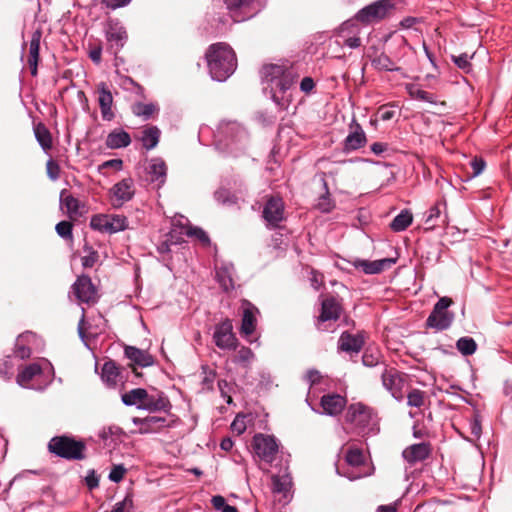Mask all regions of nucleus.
I'll return each instance as SVG.
<instances>
[{
  "label": "nucleus",
  "instance_id": "obj_1",
  "mask_svg": "<svg viewBox=\"0 0 512 512\" xmlns=\"http://www.w3.org/2000/svg\"><path fill=\"white\" fill-rule=\"evenodd\" d=\"M205 58L211 77L217 81L226 80L237 67L235 52L223 42L211 44L206 50Z\"/></svg>",
  "mask_w": 512,
  "mask_h": 512
},
{
  "label": "nucleus",
  "instance_id": "obj_2",
  "mask_svg": "<svg viewBox=\"0 0 512 512\" xmlns=\"http://www.w3.org/2000/svg\"><path fill=\"white\" fill-rule=\"evenodd\" d=\"M47 450L67 461H82L87 457L85 441L66 434L52 437L47 444Z\"/></svg>",
  "mask_w": 512,
  "mask_h": 512
},
{
  "label": "nucleus",
  "instance_id": "obj_3",
  "mask_svg": "<svg viewBox=\"0 0 512 512\" xmlns=\"http://www.w3.org/2000/svg\"><path fill=\"white\" fill-rule=\"evenodd\" d=\"M298 78L299 73L294 68L290 72H287L283 78L278 79L271 87L272 99L281 109H287L293 101L291 89Z\"/></svg>",
  "mask_w": 512,
  "mask_h": 512
},
{
  "label": "nucleus",
  "instance_id": "obj_4",
  "mask_svg": "<svg viewBox=\"0 0 512 512\" xmlns=\"http://www.w3.org/2000/svg\"><path fill=\"white\" fill-rule=\"evenodd\" d=\"M453 304V300L449 297H442L434 305L432 312L426 320V326L435 328L436 330H445L450 327L453 322L454 314L447 309Z\"/></svg>",
  "mask_w": 512,
  "mask_h": 512
},
{
  "label": "nucleus",
  "instance_id": "obj_5",
  "mask_svg": "<svg viewBox=\"0 0 512 512\" xmlns=\"http://www.w3.org/2000/svg\"><path fill=\"white\" fill-rule=\"evenodd\" d=\"M393 9L392 0H379L359 10L355 19L363 24L378 22L388 17Z\"/></svg>",
  "mask_w": 512,
  "mask_h": 512
},
{
  "label": "nucleus",
  "instance_id": "obj_6",
  "mask_svg": "<svg viewBox=\"0 0 512 512\" xmlns=\"http://www.w3.org/2000/svg\"><path fill=\"white\" fill-rule=\"evenodd\" d=\"M343 311L341 302L334 296L328 295L321 301L320 314L317 317L316 327L319 331H325L323 324L327 321H337Z\"/></svg>",
  "mask_w": 512,
  "mask_h": 512
},
{
  "label": "nucleus",
  "instance_id": "obj_7",
  "mask_svg": "<svg viewBox=\"0 0 512 512\" xmlns=\"http://www.w3.org/2000/svg\"><path fill=\"white\" fill-rule=\"evenodd\" d=\"M106 40L108 42L107 51L114 56L124 47L128 34L124 26L118 21L110 20L105 30Z\"/></svg>",
  "mask_w": 512,
  "mask_h": 512
},
{
  "label": "nucleus",
  "instance_id": "obj_8",
  "mask_svg": "<svg viewBox=\"0 0 512 512\" xmlns=\"http://www.w3.org/2000/svg\"><path fill=\"white\" fill-rule=\"evenodd\" d=\"M252 447L255 454L267 463H271L278 452L275 438L269 435L256 434L253 437Z\"/></svg>",
  "mask_w": 512,
  "mask_h": 512
},
{
  "label": "nucleus",
  "instance_id": "obj_9",
  "mask_svg": "<svg viewBox=\"0 0 512 512\" xmlns=\"http://www.w3.org/2000/svg\"><path fill=\"white\" fill-rule=\"evenodd\" d=\"M213 339L215 345L220 349L231 350L238 346V340L233 333L232 322L229 319H225L215 327Z\"/></svg>",
  "mask_w": 512,
  "mask_h": 512
},
{
  "label": "nucleus",
  "instance_id": "obj_10",
  "mask_svg": "<svg viewBox=\"0 0 512 512\" xmlns=\"http://www.w3.org/2000/svg\"><path fill=\"white\" fill-rule=\"evenodd\" d=\"M113 207H121L125 202L131 200L135 194L134 181L132 178H124L109 191Z\"/></svg>",
  "mask_w": 512,
  "mask_h": 512
},
{
  "label": "nucleus",
  "instance_id": "obj_11",
  "mask_svg": "<svg viewBox=\"0 0 512 512\" xmlns=\"http://www.w3.org/2000/svg\"><path fill=\"white\" fill-rule=\"evenodd\" d=\"M72 288L73 293L80 302L93 304L97 301L96 287L88 275L79 276Z\"/></svg>",
  "mask_w": 512,
  "mask_h": 512
},
{
  "label": "nucleus",
  "instance_id": "obj_12",
  "mask_svg": "<svg viewBox=\"0 0 512 512\" xmlns=\"http://www.w3.org/2000/svg\"><path fill=\"white\" fill-rule=\"evenodd\" d=\"M227 9L235 22H241L257 14L255 0H226Z\"/></svg>",
  "mask_w": 512,
  "mask_h": 512
},
{
  "label": "nucleus",
  "instance_id": "obj_13",
  "mask_svg": "<svg viewBox=\"0 0 512 512\" xmlns=\"http://www.w3.org/2000/svg\"><path fill=\"white\" fill-rule=\"evenodd\" d=\"M371 418L372 410L361 403L351 404L345 414L346 422L360 429L367 427Z\"/></svg>",
  "mask_w": 512,
  "mask_h": 512
},
{
  "label": "nucleus",
  "instance_id": "obj_14",
  "mask_svg": "<svg viewBox=\"0 0 512 512\" xmlns=\"http://www.w3.org/2000/svg\"><path fill=\"white\" fill-rule=\"evenodd\" d=\"M381 379L383 386L391 392L392 396L396 399H400L403 386V374L395 368H388L383 365Z\"/></svg>",
  "mask_w": 512,
  "mask_h": 512
},
{
  "label": "nucleus",
  "instance_id": "obj_15",
  "mask_svg": "<svg viewBox=\"0 0 512 512\" xmlns=\"http://www.w3.org/2000/svg\"><path fill=\"white\" fill-rule=\"evenodd\" d=\"M284 203L281 198L271 197L263 209V218L272 226H278L283 220Z\"/></svg>",
  "mask_w": 512,
  "mask_h": 512
},
{
  "label": "nucleus",
  "instance_id": "obj_16",
  "mask_svg": "<svg viewBox=\"0 0 512 512\" xmlns=\"http://www.w3.org/2000/svg\"><path fill=\"white\" fill-rule=\"evenodd\" d=\"M125 355L131 360L130 366L132 367L133 373L136 376H141V373L137 371L134 364L141 367H148L153 364V357L146 351L138 349L134 346H125Z\"/></svg>",
  "mask_w": 512,
  "mask_h": 512
},
{
  "label": "nucleus",
  "instance_id": "obj_17",
  "mask_svg": "<svg viewBox=\"0 0 512 512\" xmlns=\"http://www.w3.org/2000/svg\"><path fill=\"white\" fill-rule=\"evenodd\" d=\"M98 103L101 110V115L104 120L111 121L114 118L112 111L113 96L107 85L103 82L97 86Z\"/></svg>",
  "mask_w": 512,
  "mask_h": 512
},
{
  "label": "nucleus",
  "instance_id": "obj_18",
  "mask_svg": "<svg viewBox=\"0 0 512 512\" xmlns=\"http://www.w3.org/2000/svg\"><path fill=\"white\" fill-rule=\"evenodd\" d=\"M243 315L241 321V334L245 336H250L256 329L257 319L255 317V312H258V309L248 300H243Z\"/></svg>",
  "mask_w": 512,
  "mask_h": 512
},
{
  "label": "nucleus",
  "instance_id": "obj_19",
  "mask_svg": "<svg viewBox=\"0 0 512 512\" xmlns=\"http://www.w3.org/2000/svg\"><path fill=\"white\" fill-rule=\"evenodd\" d=\"M395 262L394 258H383L375 261L356 260L354 266L362 269L365 274H378L389 269Z\"/></svg>",
  "mask_w": 512,
  "mask_h": 512
},
{
  "label": "nucleus",
  "instance_id": "obj_20",
  "mask_svg": "<svg viewBox=\"0 0 512 512\" xmlns=\"http://www.w3.org/2000/svg\"><path fill=\"white\" fill-rule=\"evenodd\" d=\"M364 345L362 334L343 332L338 340V349L347 353H359Z\"/></svg>",
  "mask_w": 512,
  "mask_h": 512
},
{
  "label": "nucleus",
  "instance_id": "obj_21",
  "mask_svg": "<svg viewBox=\"0 0 512 512\" xmlns=\"http://www.w3.org/2000/svg\"><path fill=\"white\" fill-rule=\"evenodd\" d=\"M431 451L432 449L429 443L413 444L403 451V457L408 463L413 464L427 459Z\"/></svg>",
  "mask_w": 512,
  "mask_h": 512
},
{
  "label": "nucleus",
  "instance_id": "obj_22",
  "mask_svg": "<svg viewBox=\"0 0 512 512\" xmlns=\"http://www.w3.org/2000/svg\"><path fill=\"white\" fill-rule=\"evenodd\" d=\"M60 199L62 205L66 208L69 218L76 219L86 212L85 205L74 196L67 194V190L61 191Z\"/></svg>",
  "mask_w": 512,
  "mask_h": 512
},
{
  "label": "nucleus",
  "instance_id": "obj_23",
  "mask_svg": "<svg viewBox=\"0 0 512 512\" xmlns=\"http://www.w3.org/2000/svg\"><path fill=\"white\" fill-rule=\"evenodd\" d=\"M346 405V399L339 394H327L321 398V406L326 414L338 415Z\"/></svg>",
  "mask_w": 512,
  "mask_h": 512
},
{
  "label": "nucleus",
  "instance_id": "obj_24",
  "mask_svg": "<svg viewBox=\"0 0 512 512\" xmlns=\"http://www.w3.org/2000/svg\"><path fill=\"white\" fill-rule=\"evenodd\" d=\"M133 422L139 425L141 434H148L158 431L165 425L166 419L158 416H149L146 418H134Z\"/></svg>",
  "mask_w": 512,
  "mask_h": 512
},
{
  "label": "nucleus",
  "instance_id": "obj_25",
  "mask_svg": "<svg viewBox=\"0 0 512 512\" xmlns=\"http://www.w3.org/2000/svg\"><path fill=\"white\" fill-rule=\"evenodd\" d=\"M293 69V66L268 64L263 66L262 75L266 81L275 84L278 79L283 78L287 72H290Z\"/></svg>",
  "mask_w": 512,
  "mask_h": 512
},
{
  "label": "nucleus",
  "instance_id": "obj_26",
  "mask_svg": "<svg viewBox=\"0 0 512 512\" xmlns=\"http://www.w3.org/2000/svg\"><path fill=\"white\" fill-rule=\"evenodd\" d=\"M40 38L39 32H35L32 35L29 45L28 65L33 76L37 75V66L39 61V50H40Z\"/></svg>",
  "mask_w": 512,
  "mask_h": 512
},
{
  "label": "nucleus",
  "instance_id": "obj_27",
  "mask_svg": "<svg viewBox=\"0 0 512 512\" xmlns=\"http://www.w3.org/2000/svg\"><path fill=\"white\" fill-rule=\"evenodd\" d=\"M169 406V400L162 392L157 395H150L147 393L142 409L154 412L166 410Z\"/></svg>",
  "mask_w": 512,
  "mask_h": 512
},
{
  "label": "nucleus",
  "instance_id": "obj_28",
  "mask_svg": "<svg viewBox=\"0 0 512 512\" xmlns=\"http://www.w3.org/2000/svg\"><path fill=\"white\" fill-rule=\"evenodd\" d=\"M105 143L110 149L127 147L131 143V137L124 130H114L108 134Z\"/></svg>",
  "mask_w": 512,
  "mask_h": 512
},
{
  "label": "nucleus",
  "instance_id": "obj_29",
  "mask_svg": "<svg viewBox=\"0 0 512 512\" xmlns=\"http://www.w3.org/2000/svg\"><path fill=\"white\" fill-rule=\"evenodd\" d=\"M42 373L41 366L37 363H32L25 366L19 371L16 377L17 383L22 387H28L31 380Z\"/></svg>",
  "mask_w": 512,
  "mask_h": 512
},
{
  "label": "nucleus",
  "instance_id": "obj_30",
  "mask_svg": "<svg viewBox=\"0 0 512 512\" xmlns=\"http://www.w3.org/2000/svg\"><path fill=\"white\" fill-rule=\"evenodd\" d=\"M148 174L150 175L151 181H158L159 184H163L166 178L167 167L165 162L160 158H154L150 161L147 168Z\"/></svg>",
  "mask_w": 512,
  "mask_h": 512
},
{
  "label": "nucleus",
  "instance_id": "obj_31",
  "mask_svg": "<svg viewBox=\"0 0 512 512\" xmlns=\"http://www.w3.org/2000/svg\"><path fill=\"white\" fill-rule=\"evenodd\" d=\"M147 397V391L143 388H135L121 396L122 402L127 406L136 405L139 409L143 408L144 401Z\"/></svg>",
  "mask_w": 512,
  "mask_h": 512
},
{
  "label": "nucleus",
  "instance_id": "obj_32",
  "mask_svg": "<svg viewBox=\"0 0 512 512\" xmlns=\"http://www.w3.org/2000/svg\"><path fill=\"white\" fill-rule=\"evenodd\" d=\"M366 143V135L359 124H355V130L345 139L346 150H356L363 147Z\"/></svg>",
  "mask_w": 512,
  "mask_h": 512
},
{
  "label": "nucleus",
  "instance_id": "obj_33",
  "mask_svg": "<svg viewBox=\"0 0 512 512\" xmlns=\"http://www.w3.org/2000/svg\"><path fill=\"white\" fill-rule=\"evenodd\" d=\"M160 130L156 126H148L142 131L140 140L145 149L151 150L155 148L160 139Z\"/></svg>",
  "mask_w": 512,
  "mask_h": 512
},
{
  "label": "nucleus",
  "instance_id": "obj_34",
  "mask_svg": "<svg viewBox=\"0 0 512 512\" xmlns=\"http://www.w3.org/2000/svg\"><path fill=\"white\" fill-rule=\"evenodd\" d=\"M319 175H320V179L323 183L325 193L319 197L318 202L316 204V208L318 210H320L321 212L328 213L334 209L335 203L331 199V196H330V192H329L328 185L326 182V173H320Z\"/></svg>",
  "mask_w": 512,
  "mask_h": 512
},
{
  "label": "nucleus",
  "instance_id": "obj_35",
  "mask_svg": "<svg viewBox=\"0 0 512 512\" xmlns=\"http://www.w3.org/2000/svg\"><path fill=\"white\" fill-rule=\"evenodd\" d=\"M134 115L142 117L144 120L150 119L158 112L157 105L153 103L136 102L131 107Z\"/></svg>",
  "mask_w": 512,
  "mask_h": 512
},
{
  "label": "nucleus",
  "instance_id": "obj_36",
  "mask_svg": "<svg viewBox=\"0 0 512 512\" xmlns=\"http://www.w3.org/2000/svg\"><path fill=\"white\" fill-rule=\"evenodd\" d=\"M34 133L37 141L44 150H49L52 148L51 133L43 123H38L34 127Z\"/></svg>",
  "mask_w": 512,
  "mask_h": 512
},
{
  "label": "nucleus",
  "instance_id": "obj_37",
  "mask_svg": "<svg viewBox=\"0 0 512 512\" xmlns=\"http://www.w3.org/2000/svg\"><path fill=\"white\" fill-rule=\"evenodd\" d=\"M413 220L412 213L408 210L401 211L390 223V228L395 232L405 230Z\"/></svg>",
  "mask_w": 512,
  "mask_h": 512
},
{
  "label": "nucleus",
  "instance_id": "obj_38",
  "mask_svg": "<svg viewBox=\"0 0 512 512\" xmlns=\"http://www.w3.org/2000/svg\"><path fill=\"white\" fill-rule=\"evenodd\" d=\"M372 65L378 70L398 71L400 67L385 53H380L372 60Z\"/></svg>",
  "mask_w": 512,
  "mask_h": 512
},
{
  "label": "nucleus",
  "instance_id": "obj_39",
  "mask_svg": "<svg viewBox=\"0 0 512 512\" xmlns=\"http://www.w3.org/2000/svg\"><path fill=\"white\" fill-rule=\"evenodd\" d=\"M110 214L94 215L90 221V227L100 232L110 233Z\"/></svg>",
  "mask_w": 512,
  "mask_h": 512
},
{
  "label": "nucleus",
  "instance_id": "obj_40",
  "mask_svg": "<svg viewBox=\"0 0 512 512\" xmlns=\"http://www.w3.org/2000/svg\"><path fill=\"white\" fill-rule=\"evenodd\" d=\"M119 374H120V369L114 361H108L103 365L102 378L106 382H108L110 384H115L116 379L119 376Z\"/></svg>",
  "mask_w": 512,
  "mask_h": 512
},
{
  "label": "nucleus",
  "instance_id": "obj_41",
  "mask_svg": "<svg viewBox=\"0 0 512 512\" xmlns=\"http://www.w3.org/2000/svg\"><path fill=\"white\" fill-rule=\"evenodd\" d=\"M406 90H407L408 94L414 99L429 102V103H436L433 95L422 90L417 84H408L406 86Z\"/></svg>",
  "mask_w": 512,
  "mask_h": 512
},
{
  "label": "nucleus",
  "instance_id": "obj_42",
  "mask_svg": "<svg viewBox=\"0 0 512 512\" xmlns=\"http://www.w3.org/2000/svg\"><path fill=\"white\" fill-rule=\"evenodd\" d=\"M254 358L253 351L246 346H241L234 355L233 362L247 368Z\"/></svg>",
  "mask_w": 512,
  "mask_h": 512
},
{
  "label": "nucleus",
  "instance_id": "obj_43",
  "mask_svg": "<svg viewBox=\"0 0 512 512\" xmlns=\"http://www.w3.org/2000/svg\"><path fill=\"white\" fill-rule=\"evenodd\" d=\"M457 349L464 356H469L475 353L477 344L471 337H461L456 343Z\"/></svg>",
  "mask_w": 512,
  "mask_h": 512
},
{
  "label": "nucleus",
  "instance_id": "obj_44",
  "mask_svg": "<svg viewBox=\"0 0 512 512\" xmlns=\"http://www.w3.org/2000/svg\"><path fill=\"white\" fill-rule=\"evenodd\" d=\"M110 234L124 231L129 228L128 220L124 215L110 214Z\"/></svg>",
  "mask_w": 512,
  "mask_h": 512
},
{
  "label": "nucleus",
  "instance_id": "obj_45",
  "mask_svg": "<svg viewBox=\"0 0 512 512\" xmlns=\"http://www.w3.org/2000/svg\"><path fill=\"white\" fill-rule=\"evenodd\" d=\"M408 405L420 408L425 403V392L419 389H412L407 395Z\"/></svg>",
  "mask_w": 512,
  "mask_h": 512
},
{
  "label": "nucleus",
  "instance_id": "obj_46",
  "mask_svg": "<svg viewBox=\"0 0 512 512\" xmlns=\"http://www.w3.org/2000/svg\"><path fill=\"white\" fill-rule=\"evenodd\" d=\"M55 229L60 237L70 241L73 240V224L71 222L61 221L56 225Z\"/></svg>",
  "mask_w": 512,
  "mask_h": 512
},
{
  "label": "nucleus",
  "instance_id": "obj_47",
  "mask_svg": "<svg viewBox=\"0 0 512 512\" xmlns=\"http://www.w3.org/2000/svg\"><path fill=\"white\" fill-rule=\"evenodd\" d=\"M216 277L220 285L225 291H229L234 288V283L232 277L229 275L227 269H220L216 273Z\"/></svg>",
  "mask_w": 512,
  "mask_h": 512
},
{
  "label": "nucleus",
  "instance_id": "obj_48",
  "mask_svg": "<svg viewBox=\"0 0 512 512\" xmlns=\"http://www.w3.org/2000/svg\"><path fill=\"white\" fill-rule=\"evenodd\" d=\"M84 250L87 252V255L82 257V265L84 268H92L99 259L98 252L90 246H85Z\"/></svg>",
  "mask_w": 512,
  "mask_h": 512
},
{
  "label": "nucleus",
  "instance_id": "obj_49",
  "mask_svg": "<svg viewBox=\"0 0 512 512\" xmlns=\"http://www.w3.org/2000/svg\"><path fill=\"white\" fill-rule=\"evenodd\" d=\"M346 461L349 465L360 466L364 463V455L360 449H349L346 453Z\"/></svg>",
  "mask_w": 512,
  "mask_h": 512
},
{
  "label": "nucleus",
  "instance_id": "obj_50",
  "mask_svg": "<svg viewBox=\"0 0 512 512\" xmlns=\"http://www.w3.org/2000/svg\"><path fill=\"white\" fill-rule=\"evenodd\" d=\"M452 60L455 63V65L463 70L465 73H468L471 71L472 65L469 61V57L466 53H462L458 56L453 55Z\"/></svg>",
  "mask_w": 512,
  "mask_h": 512
},
{
  "label": "nucleus",
  "instance_id": "obj_51",
  "mask_svg": "<svg viewBox=\"0 0 512 512\" xmlns=\"http://www.w3.org/2000/svg\"><path fill=\"white\" fill-rule=\"evenodd\" d=\"M61 168L59 164L50 159L46 163V173L50 180L55 181L60 177Z\"/></svg>",
  "mask_w": 512,
  "mask_h": 512
},
{
  "label": "nucleus",
  "instance_id": "obj_52",
  "mask_svg": "<svg viewBox=\"0 0 512 512\" xmlns=\"http://www.w3.org/2000/svg\"><path fill=\"white\" fill-rule=\"evenodd\" d=\"M133 506V499L131 495H126V497L116 503L111 511H105V512H125L126 510L132 508Z\"/></svg>",
  "mask_w": 512,
  "mask_h": 512
},
{
  "label": "nucleus",
  "instance_id": "obj_53",
  "mask_svg": "<svg viewBox=\"0 0 512 512\" xmlns=\"http://www.w3.org/2000/svg\"><path fill=\"white\" fill-rule=\"evenodd\" d=\"M126 471L127 470L123 465H113L109 474V479L118 483L124 478Z\"/></svg>",
  "mask_w": 512,
  "mask_h": 512
},
{
  "label": "nucleus",
  "instance_id": "obj_54",
  "mask_svg": "<svg viewBox=\"0 0 512 512\" xmlns=\"http://www.w3.org/2000/svg\"><path fill=\"white\" fill-rule=\"evenodd\" d=\"M470 165L473 170L472 176L476 177L483 172V170L486 167V162L484 161V159L482 157L476 156L471 160Z\"/></svg>",
  "mask_w": 512,
  "mask_h": 512
},
{
  "label": "nucleus",
  "instance_id": "obj_55",
  "mask_svg": "<svg viewBox=\"0 0 512 512\" xmlns=\"http://www.w3.org/2000/svg\"><path fill=\"white\" fill-rule=\"evenodd\" d=\"M188 235L190 236H195L199 241H201L203 244L205 245H208L210 243V239H209V236L207 235V233L201 229V228H198V227H195V228H191L189 231H188Z\"/></svg>",
  "mask_w": 512,
  "mask_h": 512
},
{
  "label": "nucleus",
  "instance_id": "obj_56",
  "mask_svg": "<svg viewBox=\"0 0 512 512\" xmlns=\"http://www.w3.org/2000/svg\"><path fill=\"white\" fill-rule=\"evenodd\" d=\"M123 166V161L121 159H111L105 161L99 166V171L102 172L104 169L112 168L115 170H121Z\"/></svg>",
  "mask_w": 512,
  "mask_h": 512
},
{
  "label": "nucleus",
  "instance_id": "obj_57",
  "mask_svg": "<svg viewBox=\"0 0 512 512\" xmlns=\"http://www.w3.org/2000/svg\"><path fill=\"white\" fill-rule=\"evenodd\" d=\"M471 434L473 437L478 439L481 435L482 428L478 416H474L470 423Z\"/></svg>",
  "mask_w": 512,
  "mask_h": 512
},
{
  "label": "nucleus",
  "instance_id": "obj_58",
  "mask_svg": "<svg viewBox=\"0 0 512 512\" xmlns=\"http://www.w3.org/2000/svg\"><path fill=\"white\" fill-rule=\"evenodd\" d=\"M15 355L20 359H26L30 357L31 350L29 347H26L25 345H22L19 342H17L15 346Z\"/></svg>",
  "mask_w": 512,
  "mask_h": 512
},
{
  "label": "nucleus",
  "instance_id": "obj_59",
  "mask_svg": "<svg viewBox=\"0 0 512 512\" xmlns=\"http://www.w3.org/2000/svg\"><path fill=\"white\" fill-rule=\"evenodd\" d=\"M86 485L89 489H94L99 485V478L95 474V471L92 470L85 478Z\"/></svg>",
  "mask_w": 512,
  "mask_h": 512
},
{
  "label": "nucleus",
  "instance_id": "obj_60",
  "mask_svg": "<svg viewBox=\"0 0 512 512\" xmlns=\"http://www.w3.org/2000/svg\"><path fill=\"white\" fill-rule=\"evenodd\" d=\"M314 87L315 83L311 77H304L300 83V89L305 93H310Z\"/></svg>",
  "mask_w": 512,
  "mask_h": 512
},
{
  "label": "nucleus",
  "instance_id": "obj_61",
  "mask_svg": "<svg viewBox=\"0 0 512 512\" xmlns=\"http://www.w3.org/2000/svg\"><path fill=\"white\" fill-rule=\"evenodd\" d=\"M211 503L216 510H221V511L224 510V507L228 506V504H226L225 498L221 495L213 496L211 499Z\"/></svg>",
  "mask_w": 512,
  "mask_h": 512
},
{
  "label": "nucleus",
  "instance_id": "obj_62",
  "mask_svg": "<svg viewBox=\"0 0 512 512\" xmlns=\"http://www.w3.org/2000/svg\"><path fill=\"white\" fill-rule=\"evenodd\" d=\"M129 2L130 0H102V3L110 9H117L127 5Z\"/></svg>",
  "mask_w": 512,
  "mask_h": 512
},
{
  "label": "nucleus",
  "instance_id": "obj_63",
  "mask_svg": "<svg viewBox=\"0 0 512 512\" xmlns=\"http://www.w3.org/2000/svg\"><path fill=\"white\" fill-rule=\"evenodd\" d=\"M325 173H326V177H330L332 179H335L337 176H345L346 175V172L344 171V169L339 165L333 166L331 169H329L328 172H325Z\"/></svg>",
  "mask_w": 512,
  "mask_h": 512
},
{
  "label": "nucleus",
  "instance_id": "obj_64",
  "mask_svg": "<svg viewBox=\"0 0 512 512\" xmlns=\"http://www.w3.org/2000/svg\"><path fill=\"white\" fill-rule=\"evenodd\" d=\"M101 54L102 48L98 45L91 49L89 52V57L94 63L99 64L101 62Z\"/></svg>",
  "mask_w": 512,
  "mask_h": 512
}]
</instances>
